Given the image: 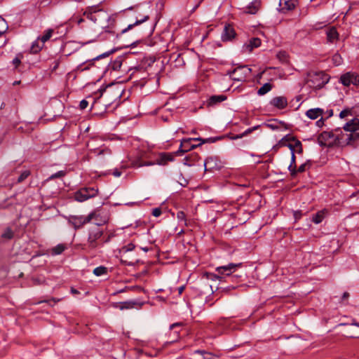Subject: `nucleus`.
<instances>
[{
	"instance_id": "nucleus-20",
	"label": "nucleus",
	"mask_w": 359,
	"mask_h": 359,
	"mask_svg": "<svg viewBox=\"0 0 359 359\" xmlns=\"http://www.w3.org/2000/svg\"><path fill=\"white\" fill-rule=\"evenodd\" d=\"M297 0H280L279 6L281 10L290 11L294 8Z\"/></svg>"
},
{
	"instance_id": "nucleus-17",
	"label": "nucleus",
	"mask_w": 359,
	"mask_h": 359,
	"mask_svg": "<svg viewBox=\"0 0 359 359\" xmlns=\"http://www.w3.org/2000/svg\"><path fill=\"white\" fill-rule=\"evenodd\" d=\"M270 104L280 109L285 108L287 105V100L285 97L278 96L271 100Z\"/></svg>"
},
{
	"instance_id": "nucleus-4",
	"label": "nucleus",
	"mask_w": 359,
	"mask_h": 359,
	"mask_svg": "<svg viewBox=\"0 0 359 359\" xmlns=\"http://www.w3.org/2000/svg\"><path fill=\"white\" fill-rule=\"evenodd\" d=\"M276 147H287L290 150L291 157L302 154V142L291 135H285L276 144Z\"/></svg>"
},
{
	"instance_id": "nucleus-27",
	"label": "nucleus",
	"mask_w": 359,
	"mask_h": 359,
	"mask_svg": "<svg viewBox=\"0 0 359 359\" xmlns=\"http://www.w3.org/2000/svg\"><path fill=\"white\" fill-rule=\"evenodd\" d=\"M107 272H108L107 268L104 266H97L93 270V273L96 276H100L102 275H105L107 273Z\"/></svg>"
},
{
	"instance_id": "nucleus-40",
	"label": "nucleus",
	"mask_w": 359,
	"mask_h": 359,
	"mask_svg": "<svg viewBox=\"0 0 359 359\" xmlns=\"http://www.w3.org/2000/svg\"><path fill=\"white\" fill-rule=\"evenodd\" d=\"M177 217L180 221L186 222V215L183 211H179L177 214Z\"/></svg>"
},
{
	"instance_id": "nucleus-15",
	"label": "nucleus",
	"mask_w": 359,
	"mask_h": 359,
	"mask_svg": "<svg viewBox=\"0 0 359 359\" xmlns=\"http://www.w3.org/2000/svg\"><path fill=\"white\" fill-rule=\"evenodd\" d=\"M219 158H205L204 167L205 170H219L221 167V163Z\"/></svg>"
},
{
	"instance_id": "nucleus-25",
	"label": "nucleus",
	"mask_w": 359,
	"mask_h": 359,
	"mask_svg": "<svg viewBox=\"0 0 359 359\" xmlns=\"http://www.w3.org/2000/svg\"><path fill=\"white\" fill-rule=\"evenodd\" d=\"M226 96L224 95H213L212 97H210L209 99V104L212 105V104H217V103H219V102H221L224 100H226Z\"/></svg>"
},
{
	"instance_id": "nucleus-10",
	"label": "nucleus",
	"mask_w": 359,
	"mask_h": 359,
	"mask_svg": "<svg viewBox=\"0 0 359 359\" xmlns=\"http://www.w3.org/2000/svg\"><path fill=\"white\" fill-rule=\"evenodd\" d=\"M93 214H89L87 216L83 215H70L68 218V222L75 229L82 228L85 224L92 221Z\"/></svg>"
},
{
	"instance_id": "nucleus-35",
	"label": "nucleus",
	"mask_w": 359,
	"mask_h": 359,
	"mask_svg": "<svg viewBox=\"0 0 359 359\" xmlns=\"http://www.w3.org/2000/svg\"><path fill=\"white\" fill-rule=\"evenodd\" d=\"M67 174V172L65 170H60L53 175H51L48 180H53L55 178L62 177H65Z\"/></svg>"
},
{
	"instance_id": "nucleus-38",
	"label": "nucleus",
	"mask_w": 359,
	"mask_h": 359,
	"mask_svg": "<svg viewBox=\"0 0 359 359\" xmlns=\"http://www.w3.org/2000/svg\"><path fill=\"white\" fill-rule=\"evenodd\" d=\"M149 15H145L142 20H136V22L134 23V24H132V25H129L128 27V29H131L133 27H134L135 25H140L142 24V22H146L147 20H149Z\"/></svg>"
},
{
	"instance_id": "nucleus-43",
	"label": "nucleus",
	"mask_w": 359,
	"mask_h": 359,
	"mask_svg": "<svg viewBox=\"0 0 359 359\" xmlns=\"http://www.w3.org/2000/svg\"><path fill=\"white\" fill-rule=\"evenodd\" d=\"M307 165V163H302L299 167L297 168V172H303L306 170V167Z\"/></svg>"
},
{
	"instance_id": "nucleus-39",
	"label": "nucleus",
	"mask_w": 359,
	"mask_h": 359,
	"mask_svg": "<svg viewBox=\"0 0 359 359\" xmlns=\"http://www.w3.org/2000/svg\"><path fill=\"white\" fill-rule=\"evenodd\" d=\"M196 353L202 355L204 359H210V357L212 355L211 353L207 352L203 350H198L196 351Z\"/></svg>"
},
{
	"instance_id": "nucleus-2",
	"label": "nucleus",
	"mask_w": 359,
	"mask_h": 359,
	"mask_svg": "<svg viewBox=\"0 0 359 359\" xmlns=\"http://www.w3.org/2000/svg\"><path fill=\"white\" fill-rule=\"evenodd\" d=\"M87 18L103 29L111 27L114 23V19L103 10L95 11L87 14Z\"/></svg>"
},
{
	"instance_id": "nucleus-49",
	"label": "nucleus",
	"mask_w": 359,
	"mask_h": 359,
	"mask_svg": "<svg viewBox=\"0 0 359 359\" xmlns=\"http://www.w3.org/2000/svg\"><path fill=\"white\" fill-rule=\"evenodd\" d=\"M348 297H349V293L348 292H344V294L342 295V299L345 300V299H347Z\"/></svg>"
},
{
	"instance_id": "nucleus-62",
	"label": "nucleus",
	"mask_w": 359,
	"mask_h": 359,
	"mask_svg": "<svg viewBox=\"0 0 359 359\" xmlns=\"http://www.w3.org/2000/svg\"><path fill=\"white\" fill-rule=\"evenodd\" d=\"M127 29H128L127 28V29H123V32H126V31H127Z\"/></svg>"
},
{
	"instance_id": "nucleus-34",
	"label": "nucleus",
	"mask_w": 359,
	"mask_h": 359,
	"mask_svg": "<svg viewBox=\"0 0 359 359\" xmlns=\"http://www.w3.org/2000/svg\"><path fill=\"white\" fill-rule=\"evenodd\" d=\"M111 153L107 148H100L97 149H95L94 154L95 155H109Z\"/></svg>"
},
{
	"instance_id": "nucleus-22",
	"label": "nucleus",
	"mask_w": 359,
	"mask_h": 359,
	"mask_svg": "<svg viewBox=\"0 0 359 359\" xmlns=\"http://www.w3.org/2000/svg\"><path fill=\"white\" fill-rule=\"evenodd\" d=\"M327 213V210L326 209H323L321 210L318 211L315 215H313L311 221L318 224L323 222L324 218L325 217Z\"/></svg>"
},
{
	"instance_id": "nucleus-45",
	"label": "nucleus",
	"mask_w": 359,
	"mask_h": 359,
	"mask_svg": "<svg viewBox=\"0 0 359 359\" xmlns=\"http://www.w3.org/2000/svg\"><path fill=\"white\" fill-rule=\"evenodd\" d=\"M302 217V212L300 210H297L294 212V217L295 219V222L300 219Z\"/></svg>"
},
{
	"instance_id": "nucleus-6",
	"label": "nucleus",
	"mask_w": 359,
	"mask_h": 359,
	"mask_svg": "<svg viewBox=\"0 0 359 359\" xmlns=\"http://www.w3.org/2000/svg\"><path fill=\"white\" fill-rule=\"evenodd\" d=\"M330 79L329 76L323 72H311L307 74L306 83L314 89L323 88Z\"/></svg>"
},
{
	"instance_id": "nucleus-5",
	"label": "nucleus",
	"mask_w": 359,
	"mask_h": 359,
	"mask_svg": "<svg viewBox=\"0 0 359 359\" xmlns=\"http://www.w3.org/2000/svg\"><path fill=\"white\" fill-rule=\"evenodd\" d=\"M344 130L349 132V134L344 135V144H351L359 139V119L353 118L347 122L343 127Z\"/></svg>"
},
{
	"instance_id": "nucleus-53",
	"label": "nucleus",
	"mask_w": 359,
	"mask_h": 359,
	"mask_svg": "<svg viewBox=\"0 0 359 359\" xmlns=\"http://www.w3.org/2000/svg\"><path fill=\"white\" fill-rule=\"evenodd\" d=\"M151 248H149V247H141V250H142L144 252H148L151 250Z\"/></svg>"
},
{
	"instance_id": "nucleus-16",
	"label": "nucleus",
	"mask_w": 359,
	"mask_h": 359,
	"mask_svg": "<svg viewBox=\"0 0 359 359\" xmlns=\"http://www.w3.org/2000/svg\"><path fill=\"white\" fill-rule=\"evenodd\" d=\"M261 45V40L259 38H252L249 41L244 44L243 50L245 53H250L254 48L259 47Z\"/></svg>"
},
{
	"instance_id": "nucleus-14",
	"label": "nucleus",
	"mask_w": 359,
	"mask_h": 359,
	"mask_svg": "<svg viewBox=\"0 0 359 359\" xmlns=\"http://www.w3.org/2000/svg\"><path fill=\"white\" fill-rule=\"evenodd\" d=\"M143 305V303H139L136 301H127L123 302H116L114 304V306L115 308H118L120 310L124 309H131L136 306L141 307Z\"/></svg>"
},
{
	"instance_id": "nucleus-37",
	"label": "nucleus",
	"mask_w": 359,
	"mask_h": 359,
	"mask_svg": "<svg viewBox=\"0 0 359 359\" xmlns=\"http://www.w3.org/2000/svg\"><path fill=\"white\" fill-rule=\"evenodd\" d=\"M333 63L336 65H340L342 62V58L340 55L334 54L332 57Z\"/></svg>"
},
{
	"instance_id": "nucleus-1",
	"label": "nucleus",
	"mask_w": 359,
	"mask_h": 359,
	"mask_svg": "<svg viewBox=\"0 0 359 359\" xmlns=\"http://www.w3.org/2000/svg\"><path fill=\"white\" fill-rule=\"evenodd\" d=\"M174 158H157L155 161H144V158H127V160L123 161L120 168H115L112 172V175L115 177H120L122 174L121 170H126L129 168H140L142 166L154 165L156 164L160 165H165L168 161H172Z\"/></svg>"
},
{
	"instance_id": "nucleus-52",
	"label": "nucleus",
	"mask_w": 359,
	"mask_h": 359,
	"mask_svg": "<svg viewBox=\"0 0 359 359\" xmlns=\"http://www.w3.org/2000/svg\"><path fill=\"white\" fill-rule=\"evenodd\" d=\"M71 292H72V294H79V292L76 289H75V288H74V287H72V288H71Z\"/></svg>"
},
{
	"instance_id": "nucleus-36",
	"label": "nucleus",
	"mask_w": 359,
	"mask_h": 359,
	"mask_svg": "<svg viewBox=\"0 0 359 359\" xmlns=\"http://www.w3.org/2000/svg\"><path fill=\"white\" fill-rule=\"evenodd\" d=\"M0 27H1V28H2L0 30V36H1L8 29V25L6 24V20L1 17H0Z\"/></svg>"
},
{
	"instance_id": "nucleus-55",
	"label": "nucleus",
	"mask_w": 359,
	"mask_h": 359,
	"mask_svg": "<svg viewBox=\"0 0 359 359\" xmlns=\"http://www.w3.org/2000/svg\"><path fill=\"white\" fill-rule=\"evenodd\" d=\"M177 326H180V323L172 324V325L170 326V329H173L175 327H177Z\"/></svg>"
},
{
	"instance_id": "nucleus-61",
	"label": "nucleus",
	"mask_w": 359,
	"mask_h": 359,
	"mask_svg": "<svg viewBox=\"0 0 359 359\" xmlns=\"http://www.w3.org/2000/svg\"><path fill=\"white\" fill-rule=\"evenodd\" d=\"M88 147H89V149H90V150H92V149H93L90 144H88Z\"/></svg>"
},
{
	"instance_id": "nucleus-7",
	"label": "nucleus",
	"mask_w": 359,
	"mask_h": 359,
	"mask_svg": "<svg viewBox=\"0 0 359 359\" xmlns=\"http://www.w3.org/2000/svg\"><path fill=\"white\" fill-rule=\"evenodd\" d=\"M216 141L215 138L202 139L201 137L187 138L182 140L179 151L180 154H184L204 143H211Z\"/></svg>"
},
{
	"instance_id": "nucleus-28",
	"label": "nucleus",
	"mask_w": 359,
	"mask_h": 359,
	"mask_svg": "<svg viewBox=\"0 0 359 359\" xmlns=\"http://www.w3.org/2000/svg\"><path fill=\"white\" fill-rule=\"evenodd\" d=\"M297 168L296 158H291V162L288 166V169L292 176H294L297 174Z\"/></svg>"
},
{
	"instance_id": "nucleus-18",
	"label": "nucleus",
	"mask_w": 359,
	"mask_h": 359,
	"mask_svg": "<svg viewBox=\"0 0 359 359\" xmlns=\"http://www.w3.org/2000/svg\"><path fill=\"white\" fill-rule=\"evenodd\" d=\"M327 41L328 43H334L339 39V33L334 27H332L326 30Z\"/></svg>"
},
{
	"instance_id": "nucleus-41",
	"label": "nucleus",
	"mask_w": 359,
	"mask_h": 359,
	"mask_svg": "<svg viewBox=\"0 0 359 359\" xmlns=\"http://www.w3.org/2000/svg\"><path fill=\"white\" fill-rule=\"evenodd\" d=\"M22 55H18L13 60V65L17 67L21 62Z\"/></svg>"
},
{
	"instance_id": "nucleus-23",
	"label": "nucleus",
	"mask_w": 359,
	"mask_h": 359,
	"mask_svg": "<svg viewBox=\"0 0 359 359\" xmlns=\"http://www.w3.org/2000/svg\"><path fill=\"white\" fill-rule=\"evenodd\" d=\"M323 110L320 108H314L309 109L306 115L311 119H316L318 117H322Z\"/></svg>"
},
{
	"instance_id": "nucleus-8",
	"label": "nucleus",
	"mask_w": 359,
	"mask_h": 359,
	"mask_svg": "<svg viewBox=\"0 0 359 359\" xmlns=\"http://www.w3.org/2000/svg\"><path fill=\"white\" fill-rule=\"evenodd\" d=\"M241 265V263H230L227 265L217 266L215 270L218 273V275L211 273H204V276H206L208 279H210L212 280H215L216 279H221L222 277L220 276V275L230 276L235 271V270L238 267H240Z\"/></svg>"
},
{
	"instance_id": "nucleus-47",
	"label": "nucleus",
	"mask_w": 359,
	"mask_h": 359,
	"mask_svg": "<svg viewBox=\"0 0 359 359\" xmlns=\"http://www.w3.org/2000/svg\"><path fill=\"white\" fill-rule=\"evenodd\" d=\"M267 127H269V128H271L272 130H276L278 128V126L276 124H273V123L267 124Z\"/></svg>"
},
{
	"instance_id": "nucleus-21",
	"label": "nucleus",
	"mask_w": 359,
	"mask_h": 359,
	"mask_svg": "<svg viewBox=\"0 0 359 359\" xmlns=\"http://www.w3.org/2000/svg\"><path fill=\"white\" fill-rule=\"evenodd\" d=\"M260 6V0H254L246 8L245 13L249 14H255L259 11Z\"/></svg>"
},
{
	"instance_id": "nucleus-46",
	"label": "nucleus",
	"mask_w": 359,
	"mask_h": 359,
	"mask_svg": "<svg viewBox=\"0 0 359 359\" xmlns=\"http://www.w3.org/2000/svg\"><path fill=\"white\" fill-rule=\"evenodd\" d=\"M88 105V102L86 100H82L79 103V107L81 109H85Z\"/></svg>"
},
{
	"instance_id": "nucleus-3",
	"label": "nucleus",
	"mask_w": 359,
	"mask_h": 359,
	"mask_svg": "<svg viewBox=\"0 0 359 359\" xmlns=\"http://www.w3.org/2000/svg\"><path fill=\"white\" fill-rule=\"evenodd\" d=\"M104 231L101 226V223L94 222L88 229V236L87 239L88 248L94 250L100 245V238L103 236Z\"/></svg>"
},
{
	"instance_id": "nucleus-50",
	"label": "nucleus",
	"mask_w": 359,
	"mask_h": 359,
	"mask_svg": "<svg viewBox=\"0 0 359 359\" xmlns=\"http://www.w3.org/2000/svg\"><path fill=\"white\" fill-rule=\"evenodd\" d=\"M184 288H185L184 285H182V286H180V287H178V293H179V294H181L183 292Z\"/></svg>"
},
{
	"instance_id": "nucleus-48",
	"label": "nucleus",
	"mask_w": 359,
	"mask_h": 359,
	"mask_svg": "<svg viewBox=\"0 0 359 359\" xmlns=\"http://www.w3.org/2000/svg\"><path fill=\"white\" fill-rule=\"evenodd\" d=\"M346 337H350V338H358V337H359L358 335L355 334L353 333H351V332L347 333Z\"/></svg>"
},
{
	"instance_id": "nucleus-51",
	"label": "nucleus",
	"mask_w": 359,
	"mask_h": 359,
	"mask_svg": "<svg viewBox=\"0 0 359 359\" xmlns=\"http://www.w3.org/2000/svg\"><path fill=\"white\" fill-rule=\"evenodd\" d=\"M160 157H163V158H165V157H172V156H171L170 154H167V153H162V154H161Z\"/></svg>"
},
{
	"instance_id": "nucleus-12",
	"label": "nucleus",
	"mask_w": 359,
	"mask_h": 359,
	"mask_svg": "<svg viewBox=\"0 0 359 359\" xmlns=\"http://www.w3.org/2000/svg\"><path fill=\"white\" fill-rule=\"evenodd\" d=\"M98 193V189L94 187L83 188L75 192L74 198L79 202H83L88 198L95 197Z\"/></svg>"
},
{
	"instance_id": "nucleus-57",
	"label": "nucleus",
	"mask_w": 359,
	"mask_h": 359,
	"mask_svg": "<svg viewBox=\"0 0 359 359\" xmlns=\"http://www.w3.org/2000/svg\"><path fill=\"white\" fill-rule=\"evenodd\" d=\"M111 236H109L108 238L103 242V243H107L109 241Z\"/></svg>"
},
{
	"instance_id": "nucleus-63",
	"label": "nucleus",
	"mask_w": 359,
	"mask_h": 359,
	"mask_svg": "<svg viewBox=\"0 0 359 359\" xmlns=\"http://www.w3.org/2000/svg\"><path fill=\"white\" fill-rule=\"evenodd\" d=\"M127 29H128L127 28V29H123V32H126V31H127Z\"/></svg>"
},
{
	"instance_id": "nucleus-24",
	"label": "nucleus",
	"mask_w": 359,
	"mask_h": 359,
	"mask_svg": "<svg viewBox=\"0 0 359 359\" xmlns=\"http://www.w3.org/2000/svg\"><path fill=\"white\" fill-rule=\"evenodd\" d=\"M90 214H93V217L92 218V221L94 220L95 222L101 223V226L107 222V218L106 217H102L101 214L98 210H95L90 212Z\"/></svg>"
},
{
	"instance_id": "nucleus-31",
	"label": "nucleus",
	"mask_w": 359,
	"mask_h": 359,
	"mask_svg": "<svg viewBox=\"0 0 359 359\" xmlns=\"http://www.w3.org/2000/svg\"><path fill=\"white\" fill-rule=\"evenodd\" d=\"M31 175V172L29 170H25L21 172L17 180V183H21L26 180Z\"/></svg>"
},
{
	"instance_id": "nucleus-59",
	"label": "nucleus",
	"mask_w": 359,
	"mask_h": 359,
	"mask_svg": "<svg viewBox=\"0 0 359 359\" xmlns=\"http://www.w3.org/2000/svg\"><path fill=\"white\" fill-rule=\"evenodd\" d=\"M20 83V81H15V82L13 83V85H14V86H15V85H18V84H19Z\"/></svg>"
},
{
	"instance_id": "nucleus-30",
	"label": "nucleus",
	"mask_w": 359,
	"mask_h": 359,
	"mask_svg": "<svg viewBox=\"0 0 359 359\" xmlns=\"http://www.w3.org/2000/svg\"><path fill=\"white\" fill-rule=\"evenodd\" d=\"M65 250V246L63 244H58L52 249L53 255H60Z\"/></svg>"
},
{
	"instance_id": "nucleus-58",
	"label": "nucleus",
	"mask_w": 359,
	"mask_h": 359,
	"mask_svg": "<svg viewBox=\"0 0 359 359\" xmlns=\"http://www.w3.org/2000/svg\"><path fill=\"white\" fill-rule=\"evenodd\" d=\"M32 50L34 52H36V51H37V50H36V49H35V48H34V44L32 45Z\"/></svg>"
},
{
	"instance_id": "nucleus-44",
	"label": "nucleus",
	"mask_w": 359,
	"mask_h": 359,
	"mask_svg": "<svg viewBox=\"0 0 359 359\" xmlns=\"http://www.w3.org/2000/svg\"><path fill=\"white\" fill-rule=\"evenodd\" d=\"M349 114H351V111L349 109H344V110H342L340 114H339V117L341 118H344L345 117H346L347 116H348Z\"/></svg>"
},
{
	"instance_id": "nucleus-13",
	"label": "nucleus",
	"mask_w": 359,
	"mask_h": 359,
	"mask_svg": "<svg viewBox=\"0 0 359 359\" xmlns=\"http://www.w3.org/2000/svg\"><path fill=\"white\" fill-rule=\"evenodd\" d=\"M340 81L344 86H349L351 84L357 86L359 84V77L358 74L352 72H347L341 76Z\"/></svg>"
},
{
	"instance_id": "nucleus-56",
	"label": "nucleus",
	"mask_w": 359,
	"mask_h": 359,
	"mask_svg": "<svg viewBox=\"0 0 359 359\" xmlns=\"http://www.w3.org/2000/svg\"><path fill=\"white\" fill-rule=\"evenodd\" d=\"M7 43V39H5L2 43V44L0 46L1 47L4 46Z\"/></svg>"
},
{
	"instance_id": "nucleus-32",
	"label": "nucleus",
	"mask_w": 359,
	"mask_h": 359,
	"mask_svg": "<svg viewBox=\"0 0 359 359\" xmlns=\"http://www.w3.org/2000/svg\"><path fill=\"white\" fill-rule=\"evenodd\" d=\"M53 32V30L52 29H47L43 34V35L40 38L41 41L43 43H45L46 41L49 40L52 36Z\"/></svg>"
},
{
	"instance_id": "nucleus-42",
	"label": "nucleus",
	"mask_w": 359,
	"mask_h": 359,
	"mask_svg": "<svg viewBox=\"0 0 359 359\" xmlns=\"http://www.w3.org/2000/svg\"><path fill=\"white\" fill-rule=\"evenodd\" d=\"M161 213H162V211L160 208H156L153 209V210H152V215L156 217H159L161 215Z\"/></svg>"
},
{
	"instance_id": "nucleus-60",
	"label": "nucleus",
	"mask_w": 359,
	"mask_h": 359,
	"mask_svg": "<svg viewBox=\"0 0 359 359\" xmlns=\"http://www.w3.org/2000/svg\"><path fill=\"white\" fill-rule=\"evenodd\" d=\"M356 195V193H353L351 196H350V198H353L354 196H355Z\"/></svg>"
},
{
	"instance_id": "nucleus-29",
	"label": "nucleus",
	"mask_w": 359,
	"mask_h": 359,
	"mask_svg": "<svg viewBox=\"0 0 359 359\" xmlns=\"http://www.w3.org/2000/svg\"><path fill=\"white\" fill-rule=\"evenodd\" d=\"M14 233L10 227H7L4 232L1 234V238L4 239L11 240L13 238Z\"/></svg>"
},
{
	"instance_id": "nucleus-19",
	"label": "nucleus",
	"mask_w": 359,
	"mask_h": 359,
	"mask_svg": "<svg viewBox=\"0 0 359 359\" xmlns=\"http://www.w3.org/2000/svg\"><path fill=\"white\" fill-rule=\"evenodd\" d=\"M235 36V31L233 28L228 25H225L224 28L223 33L222 34V41H229L233 39Z\"/></svg>"
},
{
	"instance_id": "nucleus-11",
	"label": "nucleus",
	"mask_w": 359,
	"mask_h": 359,
	"mask_svg": "<svg viewBox=\"0 0 359 359\" xmlns=\"http://www.w3.org/2000/svg\"><path fill=\"white\" fill-rule=\"evenodd\" d=\"M251 69L247 66H240L235 68L233 71L229 72L228 74L230 78L236 81H245L246 78L250 75Z\"/></svg>"
},
{
	"instance_id": "nucleus-9",
	"label": "nucleus",
	"mask_w": 359,
	"mask_h": 359,
	"mask_svg": "<svg viewBox=\"0 0 359 359\" xmlns=\"http://www.w3.org/2000/svg\"><path fill=\"white\" fill-rule=\"evenodd\" d=\"M344 135H341L340 137L335 136L332 133L324 132L319 137V142L321 144L327 147H332L334 145L344 146L346 145L344 141Z\"/></svg>"
},
{
	"instance_id": "nucleus-33",
	"label": "nucleus",
	"mask_w": 359,
	"mask_h": 359,
	"mask_svg": "<svg viewBox=\"0 0 359 359\" xmlns=\"http://www.w3.org/2000/svg\"><path fill=\"white\" fill-rule=\"evenodd\" d=\"M135 245L133 243H128V245L123 246L121 248V249L120 250V252L126 253L129 251L133 250L135 249Z\"/></svg>"
},
{
	"instance_id": "nucleus-54",
	"label": "nucleus",
	"mask_w": 359,
	"mask_h": 359,
	"mask_svg": "<svg viewBox=\"0 0 359 359\" xmlns=\"http://www.w3.org/2000/svg\"><path fill=\"white\" fill-rule=\"evenodd\" d=\"M351 325H355L357 327H359V323H357L355 320H353Z\"/></svg>"
},
{
	"instance_id": "nucleus-26",
	"label": "nucleus",
	"mask_w": 359,
	"mask_h": 359,
	"mask_svg": "<svg viewBox=\"0 0 359 359\" xmlns=\"http://www.w3.org/2000/svg\"><path fill=\"white\" fill-rule=\"evenodd\" d=\"M272 88V86L269 83H264L257 91V94L259 95H264L268 92H269Z\"/></svg>"
}]
</instances>
